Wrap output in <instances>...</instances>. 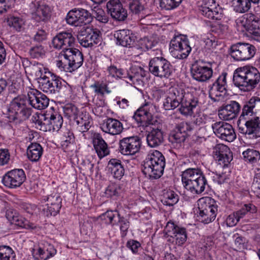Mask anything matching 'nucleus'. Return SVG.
<instances>
[{
	"label": "nucleus",
	"mask_w": 260,
	"mask_h": 260,
	"mask_svg": "<svg viewBox=\"0 0 260 260\" xmlns=\"http://www.w3.org/2000/svg\"><path fill=\"white\" fill-rule=\"evenodd\" d=\"M260 82V72L250 66L236 69L233 74V83L235 86L243 92L253 91Z\"/></svg>",
	"instance_id": "nucleus-1"
},
{
	"label": "nucleus",
	"mask_w": 260,
	"mask_h": 260,
	"mask_svg": "<svg viewBox=\"0 0 260 260\" xmlns=\"http://www.w3.org/2000/svg\"><path fill=\"white\" fill-rule=\"evenodd\" d=\"M38 82L39 88L46 93L68 94L71 91V87L68 84L49 71H45L43 77L38 78Z\"/></svg>",
	"instance_id": "nucleus-2"
},
{
	"label": "nucleus",
	"mask_w": 260,
	"mask_h": 260,
	"mask_svg": "<svg viewBox=\"0 0 260 260\" xmlns=\"http://www.w3.org/2000/svg\"><path fill=\"white\" fill-rule=\"evenodd\" d=\"M165 158L157 150L150 152L144 160L143 173L150 178L158 179L164 173Z\"/></svg>",
	"instance_id": "nucleus-3"
},
{
	"label": "nucleus",
	"mask_w": 260,
	"mask_h": 260,
	"mask_svg": "<svg viewBox=\"0 0 260 260\" xmlns=\"http://www.w3.org/2000/svg\"><path fill=\"white\" fill-rule=\"evenodd\" d=\"M27 98L23 96H18L12 100L8 106L6 114L9 122H13L19 118L25 120L29 117L32 109L27 107Z\"/></svg>",
	"instance_id": "nucleus-4"
},
{
	"label": "nucleus",
	"mask_w": 260,
	"mask_h": 260,
	"mask_svg": "<svg viewBox=\"0 0 260 260\" xmlns=\"http://www.w3.org/2000/svg\"><path fill=\"white\" fill-rule=\"evenodd\" d=\"M149 71L154 77L161 79H168L172 75L174 69L171 62L164 57H154L149 62Z\"/></svg>",
	"instance_id": "nucleus-5"
},
{
	"label": "nucleus",
	"mask_w": 260,
	"mask_h": 260,
	"mask_svg": "<svg viewBox=\"0 0 260 260\" xmlns=\"http://www.w3.org/2000/svg\"><path fill=\"white\" fill-rule=\"evenodd\" d=\"M170 50L173 57L179 59L186 58L191 48L186 36L180 35L174 37L170 42Z\"/></svg>",
	"instance_id": "nucleus-6"
},
{
	"label": "nucleus",
	"mask_w": 260,
	"mask_h": 260,
	"mask_svg": "<svg viewBox=\"0 0 260 260\" xmlns=\"http://www.w3.org/2000/svg\"><path fill=\"white\" fill-rule=\"evenodd\" d=\"M190 72L193 79L198 82H206L213 76L212 63L203 59L196 60L192 64Z\"/></svg>",
	"instance_id": "nucleus-7"
},
{
	"label": "nucleus",
	"mask_w": 260,
	"mask_h": 260,
	"mask_svg": "<svg viewBox=\"0 0 260 260\" xmlns=\"http://www.w3.org/2000/svg\"><path fill=\"white\" fill-rule=\"evenodd\" d=\"M240 133L250 139L260 137V117H254L245 120H238Z\"/></svg>",
	"instance_id": "nucleus-8"
},
{
	"label": "nucleus",
	"mask_w": 260,
	"mask_h": 260,
	"mask_svg": "<svg viewBox=\"0 0 260 260\" xmlns=\"http://www.w3.org/2000/svg\"><path fill=\"white\" fill-rule=\"evenodd\" d=\"M223 72L216 80L208 86L209 96L213 102H218L224 99L227 92L226 76Z\"/></svg>",
	"instance_id": "nucleus-9"
},
{
	"label": "nucleus",
	"mask_w": 260,
	"mask_h": 260,
	"mask_svg": "<svg viewBox=\"0 0 260 260\" xmlns=\"http://www.w3.org/2000/svg\"><path fill=\"white\" fill-rule=\"evenodd\" d=\"M77 39L80 44L84 47H91L94 45L101 44L102 34L96 28L90 27H83L79 32Z\"/></svg>",
	"instance_id": "nucleus-10"
},
{
	"label": "nucleus",
	"mask_w": 260,
	"mask_h": 260,
	"mask_svg": "<svg viewBox=\"0 0 260 260\" xmlns=\"http://www.w3.org/2000/svg\"><path fill=\"white\" fill-rule=\"evenodd\" d=\"M231 56L237 61L247 60L251 58L255 54L254 46L245 43H238L230 48Z\"/></svg>",
	"instance_id": "nucleus-11"
},
{
	"label": "nucleus",
	"mask_w": 260,
	"mask_h": 260,
	"mask_svg": "<svg viewBox=\"0 0 260 260\" xmlns=\"http://www.w3.org/2000/svg\"><path fill=\"white\" fill-rule=\"evenodd\" d=\"M257 210L256 207L253 204H245L241 206L240 209L228 216L226 220L227 224L229 226H233L241 220L242 222H244L247 221L245 218L256 213Z\"/></svg>",
	"instance_id": "nucleus-12"
},
{
	"label": "nucleus",
	"mask_w": 260,
	"mask_h": 260,
	"mask_svg": "<svg viewBox=\"0 0 260 260\" xmlns=\"http://www.w3.org/2000/svg\"><path fill=\"white\" fill-rule=\"evenodd\" d=\"M186 94L185 90L181 87H170L169 89L168 95L164 102L165 109L171 110L179 107Z\"/></svg>",
	"instance_id": "nucleus-13"
},
{
	"label": "nucleus",
	"mask_w": 260,
	"mask_h": 260,
	"mask_svg": "<svg viewBox=\"0 0 260 260\" xmlns=\"http://www.w3.org/2000/svg\"><path fill=\"white\" fill-rule=\"evenodd\" d=\"M119 145V150L122 154L134 155L140 151L142 142L139 137L132 136L120 140Z\"/></svg>",
	"instance_id": "nucleus-14"
},
{
	"label": "nucleus",
	"mask_w": 260,
	"mask_h": 260,
	"mask_svg": "<svg viewBox=\"0 0 260 260\" xmlns=\"http://www.w3.org/2000/svg\"><path fill=\"white\" fill-rule=\"evenodd\" d=\"M26 180V175L22 169H15L8 171L3 176V184L9 188L20 187Z\"/></svg>",
	"instance_id": "nucleus-15"
},
{
	"label": "nucleus",
	"mask_w": 260,
	"mask_h": 260,
	"mask_svg": "<svg viewBox=\"0 0 260 260\" xmlns=\"http://www.w3.org/2000/svg\"><path fill=\"white\" fill-rule=\"evenodd\" d=\"M200 12L205 17L212 20H220L223 17V10L215 0H202Z\"/></svg>",
	"instance_id": "nucleus-16"
},
{
	"label": "nucleus",
	"mask_w": 260,
	"mask_h": 260,
	"mask_svg": "<svg viewBox=\"0 0 260 260\" xmlns=\"http://www.w3.org/2000/svg\"><path fill=\"white\" fill-rule=\"evenodd\" d=\"M191 125L186 122H181L178 123L175 129L170 133L169 141L175 146H178L184 142L188 136V133L192 131Z\"/></svg>",
	"instance_id": "nucleus-17"
},
{
	"label": "nucleus",
	"mask_w": 260,
	"mask_h": 260,
	"mask_svg": "<svg viewBox=\"0 0 260 260\" xmlns=\"http://www.w3.org/2000/svg\"><path fill=\"white\" fill-rule=\"evenodd\" d=\"M178 111L184 116H191L200 110L199 99L190 93H187L179 106Z\"/></svg>",
	"instance_id": "nucleus-18"
},
{
	"label": "nucleus",
	"mask_w": 260,
	"mask_h": 260,
	"mask_svg": "<svg viewBox=\"0 0 260 260\" xmlns=\"http://www.w3.org/2000/svg\"><path fill=\"white\" fill-rule=\"evenodd\" d=\"M259 112L260 98L253 96L248 101L243 103L238 120H245L254 117H259L257 115Z\"/></svg>",
	"instance_id": "nucleus-19"
},
{
	"label": "nucleus",
	"mask_w": 260,
	"mask_h": 260,
	"mask_svg": "<svg viewBox=\"0 0 260 260\" xmlns=\"http://www.w3.org/2000/svg\"><path fill=\"white\" fill-rule=\"evenodd\" d=\"M165 235L173 237L176 245L182 246L187 240V231L185 228L180 226L172 221L167 222L164 229Z\"/></svg>",
	"instance_id": "nucleus-20"
},
{
	"label": "nucleus",
	"mask_w": 260,
	"mask_h": 260,
	"mask_svg": "<svg viewBox=\"0 0 260 260\" xmlns=\"http://www.w3.org/2000/svg\"><path fill=\"white\" fill-rule=\"evenodd\" d=\"M75 37L69 31H62L53 37L52 44L54 48L62 49V52L73 48Z\"/></svg>",
	"instance_id": "nucleus-21"
},
{
	"label": "nucleus",
	"mask_w": 260,
	"mask_h": 260,
	"mask_svg": "<svg viewBox=\"0 0 260 260\" xmlns=\"http://www.w3.org/2000/svg\"><path fill=\"white\" fill-rule=\"evenodd\" d=\"M43 200L46 202V208L43 209L47 216H55L61 208L62 198L57 192H53L43 197Z\"/></svg>",
	"instance_id": "nucleus-22"
},
{
	"label": "nucleus",
	"mask_w": 260,
	"mask_h": 260,
	"mask_svg": "<svg viewBox=\"0 0 260 260\" xmlns=\"http://www.w3.org/2000/svg\"><path fill=\"white\" fill-rule=\"evenodd\" d=\"M212 128L214 134L219 138L228 142H232L236 138V135L232 125L224 121L213 123Z\"/></svg>",
	"instance_id": "nucleus-23"
},
{
	"label": "nucleus",
	"mask_w": 260,
	"mask_h": 260,
	"mask_svg": "<svg viewBox=\"0 0 260 260\" xmlns=\"http://www.w3.org/2000/svg\"><path fill=\"white\" fill-rule=\"evenodd\" d=\"M242 25L251 35L260 37V20L252 13H247L240 19Z\"/></svg>",
	"instance_id": "nucleus-24"
},
{
	"label": "nucleus",
	"mask_w": 260,
	"mask_h": 260,
	"mask_svg": "<svg viewBox=\"0 0 260 260\" xmlns=\"http://www.w3.org/2000/svg\"><path fill=\"white\" fill-rule=\"evenodd\" d=\"M241 109L240 104L235 101H231L229 104L222 105L218 109V115L224 120H231L235 118L239 113Z\"/></svg>",
	"instance_id": "nucleus-25"
},
{
	"label": "nucleus",
	"mask_w": 260,
	"mask_h": 260,
	"mask_svg": "<svg viewBox=\"0 0 260 260\" xmlns=\"http://www.w3.org/2000/svg\"><path fill=\"white\" fill-rule=\"evenodd\" d=\"M108 13L115 20L122 21L127 17V10L123 7L119 0H110L107 4Z\"/></svg>",
	"instance_id": "nucleus-26"
},
{
	"label": "nucleus",
	"mask_w": 260,
	"mask_h": 260,
	"mask_svg": "<svg viewBox=\"0 0 260 260\" xmlns=\"http://www.w3.org/2000/svg\"><path fill=\"white\" fill-rule=\"evenodd\" d=\"M213 157L218 163L223 167L227 166L233 159V154L230 148L225 145L219 144L216 146Z\"/></svg>",
	"instance_id": "nucleus-27"
},
{
	"label": "nucleus",
	"mask_w": 260,
	"mask_h": 260,
	"mask_svg": "<svg viewBox=\"0 0 260 260\" xmlns=\"http://www.w3.org/2000/svg\"><path fill=\"white\" fill-rule=\"evenodd\" d=\"M27 95L29 104L34 108L42 110L48 106L49 99L41 92L33 90L28 92Z\"/></svg>",
	"instance_id": "nucleus-28"
},
{
	"label": "nucleus",
	"mask_w": 260,
	"mask_h": 260,
	"mask_svg": "<svg viewBox=\"0 0 260 260\" xmlns=\"http://www.w3.org/2000/svg\"><path fill=\"white\" fill-rule=\"evenodd\" d=\"M92 142L94 149L100 159L109 155L110 152V148L100 134H94Z\"/></svg>",
	"instance_id": "nucleus-29"
},
{
	"label": "nucleus",
	"mask_w": 260,
	"mask_h": 260,
	"mask_svg": "<svg viewBox=\"0 0 260 260\" xmlns=\"http://www.w3.org/2000/svg\"><path fill=\"white\" fill-rule=\"evenodd\" d=\"M102 130L112 135H119L123 129L122 123L117 119L108 118L101 125Z\"/></svg>",
	"instance_id": "nucleus-30"
},
{
	"label": "nucleus",
	"mask_w": 260,
	"mask_h": 260,
	"mask_svg": "<svg viewBox=\"0 0 260 260\" xmlns=\"http://www.w3.org/2000/svg\"><path fill=\"white\" fill-rule=\"evenodd\" d=\"M130 13L138 16L141 19L148 16V9L144 0H132L128 4Z\"/></svg>",
	"instance_id": "nucleus-31"
},
{
	"label": "nucleus",
	"mask_w": 260,
	"mask_h": 260,
	"mask_svg": "<svg viewBox=\"0 0 260 260\" xmlns=\"http://www.w3.org/2000/svg\"><path fill=\"white\" fill-rule=\"evenodd\" d=\"M206 186L209 187V185L204 176L192 180L191 182L185 183V185L183 187L193 194H200L204 191Z\"/></svg>",
	"instance_id": "nucleus-32"
},
{
	"label": "nucleus",
	"mask_w": 260,
	"mask_h": 260,
	"mask_svg": "<svg viewBox=\"0 0 260 260\" xmlns=\"http://www.w3.org/2000/svg\"><path fill=\"white\" fill-rule=\"evenodd\" d=\"M114 37L117 44L123 47H130L135 42V37L128 29H121L116 31Z\"/></svg>",
	"instance_id": "nucleus-33"
},
{
	"label": "nucleus",
	"mask_w": 260,
	"mask_h": 260,
	"mask_svg": "<svg viewBox=\"0 0 260 260\" xmlns=\"http://www.w3.org/2000/svg\"><path fill=\"white\" fill-rule=\"evenodd\" d=\"M32 121L35 123L37 128L44 132L51 131V122L50 121V115L47 114H40L33 115Z\"/></svg>",
	"instance_id": "nucleus-34"
},
{
	"label": "nucleus",
	"mask_w": 260,
	"mask_h": 260,
	"mask_svg": "<svg viewBox=\"0 0 260 260\" xmlns=\"http://www.w3.org/2000/svg\"><path fill=\"white\" fill-rule=\"evenodd\" d=\"M147 142L150 147H156L164 142V133L158 127L152 129L147 135Z\"/></svg>",
	"instance_id": "nucleus-35"
},
{
	"label": "nucleus",
	"mask_w": 260,
	"mask_h": 260,
	"mask_svg": "<svg viewBox=\"0 0 260 260\" xmlns=\"http://www.w3.org/2000/svg\"><path fill=\"white\" fill-rule=\"evenodd\" d=\"M51 13V8L48 5L39 3L32 17L37 21H46L50 19Z\"/></svg>",
	"instance_id": "nucleus-36"
},
{
	"label": "nucleus",
	"mask_w": 260,
	"mask_h": 260,
	"mask_svg": "<svg viewBox=\"0 0 260 260\" xmlns=\"http://www.w3.org/2000/svg\"><path fill=\"white\" fill-rule=\"evenodd\" d=\"M199 214H205L210 212L217 213V205L216 201L210 197H205L199 200Z\"/></svg>",
	"instance_id": "nucleus-37"
},
{
	"label": "nucleus",
	"mask_w": 260,
	"mask_h": 260,
	"mask_svg": "<svg viewBox=\"0 0 260 260\" xmlns=\"http://www.w3.org/2000/svg\"><path fill=\"white\" fill-rule=\"evenodd\" d=\"M133 118L138 123L142 124L146 122L148 124H153L154 121L150 112L146 109V106H142L136 110Z\"/></svg>",
	"instance_id": "nucleus-38"
},
{
	"label": "nucleus",
	"mask_w": 260,
	"mask_h": 260,
	"mask_svg": "<svg viewBox=\"0 0 260 260\" xmlns=\"http://www.w3.org/2000/svg\"><path fill=\"white\" fill-rule=\"evenodd\" d=\"M205 176L202 171L199 168H188L182 172L181 180L183 186L185 183L191 182L192 180Z\"/></svg>",
	"instance_id": "nucleus-39"
},
{
	"label": "nucleus",
	"mask_w": 260,
	"mask_h": 260,
	"mask_svg": "<svg viewBox=\"0 0 260 260\" xmlns=\"http://www.w3.org/2000/svg\"><path fill=\"white\" fill-rule=\"evenodd\" d=\"M109 168L115 179L120 180L124 176L125 170L121 160L112 158L108 162Z\"/></svg>",
	"instance_id": "nucleus-40"
},
{
	"label": "nucleus",
	"mask_w": 260,
	"mask_h": 260,
	"mask_svg": "<svg viewBox=\"0 0 260 260\" xmlns=\"http://www.w3.org/2000/svg\"><path fill=\"white\" fill-rule=\"evenodd\" d=\"M68 54L67 55L69 57L72 62L73 69L77 70L80 68L83 64V55L82 53L78 49L76 48H71L66 51Z\"/></svg>",
	"instance_id": "nucleus-41"
},
{
	"label": "nucleus",
	"mask_w": 260,
	"mask_h": 260,
	"mask_svg": "<svg viewBox=\"0 0 260 260\" xmlns=\"http://www.w3.org/2000/svg\"><path fill=\"white\" fill-rule=\"evenodd\" d=\"M43 151V148L40 144L31 143L27 149V157L31 161H37L41 157Z\"/></svg>",
	"instance_id": "nucleus-42"
},
{
	"label": "nucleus",
	"mask_w": 260,
	"mask_h": 260,
	"mask_svg": "<svg viewBox=\"0 0 260 260\" xmlns=\"http://www.w3.org/2000/svg\"><path fill=\"white\" fill-rule=\"evenodd\" d=\"M127 77L132 83L142 80V78L146 76L145 71L141 67L132 66L127 74Z\"/></svg>",
	"instance_id": "nucleus-43"
},
{
	"label": "nucleus",
	"mask_w": 260,
	"mask_h": 260,
	"mask_svg": "<svg viewBox=\"0 0 260 260\" xmlns=\"http://www.w3.org/2000/svg\"><path fill=\"white\" fill-rule=\"evenodd\" d=\"M66 51L62 52L59 55L60 59L56 61V66L61 70L66 72H72L75 71L73 69L72 62L70 58L68 57Z\"/></svg>",
	"instance_id": "nucleus-44"
},
{
	"label": "nucleus",
	"mask_w": 260,
	"mask_h": 260,
	"mask_svg": "<svg viewBox=\"0 0 260 260\" xmlns=\"http://www.w3.org/2000/svg\"><path fill=\"white\" fill-rule=\"evenodd\" d=\"M76 121L78 130L81 133L87 132L90 128L92 124V120L88 115L78 116Z\"/></svg>",
	"instance_id": "nucleus-45"
},
{
	"label": "nucleus",
	"mask_w": 260,
	"mask_h": 260,
	"mask_svg": "<svg viewBox=\"0 0 260 260\" xmlns=\"http://www.w3.org/2000/svg\"><path fill=\"white\" fill-rule=\"evenodd\" d=\"M90 87L93 89L94 93L98 95L104 96L105 93L109 94L111 92V90L108 87V85L103 81H96L93 84H91Z\"/></svg>",
	"instance_id": "nucleus-46"
},
{
	"label": "nucleus",
	"mask_w": 260,
	"mask_h": 260,
	"mask_svg": "<svg viewBox=\"0 0 260 260\" xmlns=\"http://www.w3.org/2000/svg\"><path fill=\"white\" fill-rule=\"evenodd\" d=\"M233 2L234 10L239 13L248 12L251 7L249 0H233Z\"/></svg>",
	"instance_id": "nucleus-47"
},
{
	"label": "nucleus",
	"mask_w": 260,
	"mask_h": 260,
	"mask_svg": "<svg viewBox=\"0 0 260 260\" xmlns=\"http://www.w3.org/2000/svg\"><path fill=\"white\" fill-rule=\"evenodd\" d=\"M244 160L252 164L257 162L260 159V153L253 149H248L243 152Z\"/></svg>",
	"instance_id": "nucleus-48"
},
{
	"label": "nucleus",
	"mask_w": 260,
	"mask_h": 260,
	"mask_svg": "<svg viewBox=\"0 0 260 260\" xmlns=\"http://www.w3.org/2000/svg\"><path fill=\"white\" fill-rule=\"evenodd\" d=\"M64 116L70 120H75L78 116L79 110L72 104H66L63 107Z\"/></svg>",
	"instance_id": "nucleus-49"
},
{
	"label": "nucleus",
	"mask_w": 260,
	"mask_h": 260,
	"mask_svg": "<svg viewBox=\"0 0 260 260\" xmlns=\"http://www.w3.org/2000/svg\"><path fill=\"white\" fill-rule=\"evenodd\" d=\"M79 26L87 24L92 22L93 16L87 10L77 9Z\"/></svg>",
	"instance_id": "nucleus-50"
},
{
	"label": "nucleus",
	"mask_w": 260,
	"mask_h": 260,
	"mask_svg": "<svg viewBox=\"0 0 260 260\" xmlns=\"http://www.w3.org/2000/svg\"><path fill=\"white\" fill-rule=\"evenodd\" d=\"M50 121L51 122V131H58L62 126L63 118L60 114L57 112H54L50 115Z\"/></svg>",
	"instance_id": "nucleus-51"
},
{
	"label": "nucleus",
	"mask_w": 260,
	"mask_h": 260,
	"mask_svg": "<svg viewBox=\"0 0 260 260\" xmlns=\"http://www.w3.org/2000/svg\"><path fill=\"white\" fill-rule=\"evenodd\" d=\"M61 146L63 149H67L69 145L74 142L75 137L73 133L69 129L64 132L60 137Z\"/></svg>",
	"instance_id": "nucleus-52"
},
{
	"label": "nucleus",
	"mask_w": 260,
	"mask_h": 260,
	"mask_svg": "<svg viewBox=\"0 0 260 260\" xmlns=\"http://www.w3.org/2000/svg\"><path fill=\"white\" fill-rule=\"evenodd\" d=\"M163 198L166 204L170 206L175 205L179 201L178 196L171 190L165 191Z\"/></svg>",
	"instance_id": "nucleus-53"
},
{
	"label": "nucleus",
	"mask_w": 260,
	"mask_h": 260,
	"mask_svg": "<svg viewBox=\"0 0 260 260\" xmlns=\"http://www.w3.org/2000/svg\"><path fill=\"white\" fill-rule=\"evenodd\" d=\"M108 76H110L116 79L121 78H126L124 70L121 68H117L114 65H111L107 69Z\"/></svg>",
	"instance_id": "nucleus-54"
},
{
	"label": "nucleus",
	"mask_w": 260,
	"mask_h": 260,
	"mask_svg": "<svg viewBox=\"0 0 260 260\" xmlns=\"http://www.w3.org/2000/svg\"><path fill=\"white\" fill-rule=\"evenodd\" d=\"M157 43L158 42L152 37H144L141 39L139 41L141 48L144 51L153 49Z\"/></svg>",
	"instance_id": "nucleus-55"
},
{
	"label": "nucleus",
	"mask_w": 260,
	"mask_h": 260,
	"mask_svg": "<svg viewBox=\"0 0 260 260\" xmlns=\"http://www.w3.org/2000/svg\"><path fill=\"white\" fill-rule=\"evenodd\" d=\"M183 0H159V6L162 9L172 10L181 4Z\"/></svg>",
	"instance_id": "nucleus-56"
},
{
	"label": "nucleus",
	"mask_w": 260,
	"mask_h": 260,
	"mask_svg": "<svg viewBox=\"0 0 260 260\" xmlns=\"http://www.w3.org/2000/svg\"><path fill=\"white\" fill-rule=\"evenodd\" d=\"M29 53L32 58H39L43 57L45 55V51L42 45H37L30 48Z\"/></svg>",
	"instance_id": "nucleus-57"
},
{
	"label": "nucleus",
	"mask_w": 260,
	"mask_h": 260,
	"mask_svg": "<svg viewBox=\"0 0 260 260\" xmlns=\"http://www.w3.org/2000/svg\"><path fill=\"white\" fill-rule=\"evenodd\" d=\"M66 21L70 25L79 26L77 9H73L69 12L66 17Z\"/></svg>",
	"instance_id": "nucleus-58"
},
{
	"label": "nucleus",
	"mask_w": 260,
	"mask_h": 260,
	"mask_svg": "<svg viewBox=\"0 0 260 260\" xmlns=\"http://www.w3.org/2000/svg\"><path fill=\"white\" fill-rule=\"evenodd\" d=\"M121 186L119 184L113 183L107 188L105 193L109 197L118 196L121 191Z\"/></svg>",
	"instance_id": "nucleus-59"
},
{
	"label": "nucleus",
	"mask_w": 260,
	"mask_h": 260,
	"mask_svg": "<svg viewBox=\"0 0 260 260\" xmlns=\"http://www.w3.org/2000/svg\"><path fill=\"white\" fill-rule=\"evenodd\" d=\"M118 222L120 225V230L122 237H124L127 235L128 229L129 227V221L123 217H120L119 214L117 213Z\"/></svg>",
	"instance_id": "nucleus-60"
},
{
	"label": "nucleus",
	"mask_w": 260,
	"mask_h": 260,
	"mask_svg": "<svg viewBox=\"0 0 260 260\" xmlns=\"http://www.w3.org/2000/svg\"><path fill=\"white\" fill-rule=\"evenodd\" d=\"M92 16L100 22L106 23L109 20L108 17L102 9L98 8L94 10Z\"/></svg>",
	"instance_id": "nucleus-61"
},
{
	"label": "nucleus",
	"mask_w": 260,
	"mask_h": 260,
	"mask_svg": "<svg viewBox=\"0 0 260 260\" xmlns=\"http://www.w3.org/2000/svg\"><path fill=\"white\" fill-rule=\"evenodd\" d=\"M117 213L115 214L112 211H107L106 212L103 213L101 217L102 220H104L105 222L107 224H114L116 220L114 219L116 218Z\"/></svg>",
	"instance_id": "nucleus-62"
},
{
	"label": "nucleus",
	"mask_w": 260,
	"mask_h": 260,
	"mask_svg": "<svg viewBox=\"0 0 260 260\" xmlns=\"http://www.w3.org/2000/svg\"><path fill=\"white\" fill-rule=\"evenodd\" d=\"M216 216V213L208 212L205 214H199L200 219L201 222L207 224L213 221Z\"/></svg>",
	"instance_id": "nucleus-63"
},
{
	"label": "nucleus",
	"mask_w": 260,
	"mask_h": 260,
	"mask_svg": "<svg viewBox=\"0 0 260 260\" xmlns=\"http://www.w3.org/2000/svg\"><path fill=\"white\" fill-rule=\"evenodd\" d=\"M10 153L7 149H0V166L7 164L10 160Z\"/></svg>",
	"instance_id": "nucleus-64"
}]
</instances>
